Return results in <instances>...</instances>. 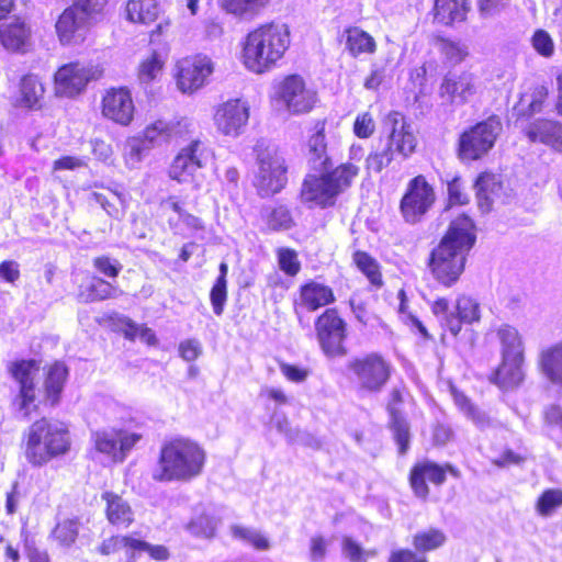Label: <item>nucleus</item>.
<instances>
[{"instance_id":"f3484780","label":"nucleus","mask_w":562,"mask_h":562,"mask_svg":"<svg viewBox=\"0 0 562 562\" xmlns=\"http://www.w3.org/2000/svg\"><path fill=\"white\" fill-rule=\"evenodd\" d=\"M99 109L101 116L114 125L128 127L135 121V100L131 88L125 85L103 89Z\"/></svg>"},{"instance_id":"9d476101","label":"nucleus","mask_w":562,"mask_h":562,"mask_svg":"<svg viewBox=\"0 0 562 562\" xmlns=\"http://www.w3.org/2000/svg\"><path fill=\"white\" fill-rule=\"evenodd\" d=\"M254 154L258 167L254 186L258 194L265 198L279 193L288 183L289 165L283 154L263 144H257Z\"/></svg>"},{"instance_id":"58836bf2","label":"nucleus","mask_w":562,"mask_h":562,"mask_svg":"<svg viewBox=\"0 0 562 562\" xmlns=\"http://www.w3.org/2000/svg\"><path fill=\"white\" fill-rule=\"evenodd\" d=\"M162 203L168 205V207L178 215L177 218H168V225L171 229L177 231L181 226H184L191 232H199L205 228L202 218L192 213H189L186 210V203L179 196L169 195L166 200L162 201Z\"/></svg>"},{"instance_id":"13d9d810","label":"nucleus","mask_w":562,"mask_h":562,"mask_svg":"<svg viewBox=\"0 0 562 562\" xmlns=\"http://www.w3.org/2000/svg\"><path fill=\"white\" fill-rule=\"evenodd\" d=\"M146 552L154 561H167L170 558L169 549L164 544H151L142 538L136 540L135 557Z\"/></svg>"},{"instance_id":"c756f323","label":"nucleus","mask_w":562,"mask_h":562,"mask_svg":"<svg viewBox=\"0 0 562 562\" xmlns=\"http://www.w3.org/2000/svg\"><path fill=\"white\" fill-rule=\"evenodd\" d=\"M164 5L159 0H125L122 14L126 22L148 27L162 16Z\"/></svg>"},{"instance_id":"1a4fd4ad","label":"nucleus","mask_w":562,"mask_h":562,"mask_svg":"<svg viewBox=\"0 0 562 562\" xmlns=\"http://www.w3.org/2000/svg\"><path fill=\"white\" fill-rule=\"evenodd\" d=\"M314 335L325 357L336 359L348 355L349 324L338 307L324 308L315 317Z\"/></svg>"},{"instance_id":"6e6552de","label":"nucleus","mask_w":562,"mask_h":562,"mask_svg":"<svg viewBox=\"0 0 562 562\" xmlns=\"http://www.w3.org/2000/svg\"><path fill=\"white\" fill-rule=\"evenodd\" d=\"M501 342V362L490 375L491 383L503 391L518 387L525 380V346L519 331L509 325L497 330Z\"/></svg>"},{"instance_id":"0eeeda50","label":"nucleus","mask_w":562,"mask_h":562,"mask_svg":"<svg viewBox=\"0 0 562 562\" xmlns=\"http://www.w3.org/2000/svg\"><path fill=\"white\" fill-rule=\"evenodd\" d=\"M350 383L361 396L380 394L391 381L394 367L382 352L370 351L352 357L346 363Z\"/></svg>"},{"instance_id":"864d4df0","label":"nucleus","mask_w":562,"mask_h":562,"mask_svg":"<svg viewBox=\"0 0 562 562\" xmlns=\"http://www.w3.org/2000/svg\"><path fill=\"white\" fill-rule=\"evenodd\" d=\"M406 396H408V391L405 386H395L389 392L385 403V411L389 418L405 417L402 406L405 403Z\"/></svg>"},{"instance_id":"09e8293b","label":"nucleus","mask_w":562,"mask_h":562,"mask_svg":"<svg viewBox=\"0 0 562 562\" xmlns=\"http://www.w3.org/2000/svg\"><path fill=\"white\" fill-rule=\"evenodd\" d=\"M280 270L288 277L294 278L301 271V261L296 250L289 247H280L276 251Z\"/></svg>"},{"instance_id":"338daca9","label":"nucleus","mask_w":562,"mask_h":562,"mask_svg":"<svg viewBox=\"0 0 562 562\" xmlns=\"http://www.w3.org/2000/svg\"><path fill=\"white\" fill-rule=\"evenodd\" d=\"M389 562H427V559L415 549L401 548L390 553Z\"/></svg>"},{"instance_id":"8fccbe9b","label":"nucleus","mask_w":562,"mask_h":562,"mask_svg":"<svg viewBox=\"0 0 562 562\" xmlns=\"http://www.w3.org/2000/svg\"><path fill=\"white\" fill-rule=\"evenodd\" d=\"M78 524L72 519L57 522L53 530V538L61 547L72 546L78 538Z\"/></svg>"},{"instance_id":"680f3d73","label":"nucleus","mask_w":562,"mask_h":562,"mask_svg":"<svg viewBox=\"0 0 562 562\" xmlns=\"http://www.w3.org/2000/svg\"><path fill=\"white\" fill-rule=\"evenodd\" d=\"M448 204L453 205H467L469 203V196L464 191L459 177L453 178L448 182Z\"/></svg>"},{"instance_id":"a19ab883","label":"nucleus","mask_w":562,"mask_h":562,"mask_svg":"<svg viewBox=\"0 0 562 562\" xmlns=\"http://www.w3.org/2000/svg\"><path fill=\"white\" fill-rule=\"evenodd\" d=\"M271 0H222L221 8L239 20H254L269 7Z\"/></svg>"},{"instance_id":"c03bdc74","label":"nucleus","mask_w":562,"mask_h":562,"mask_svg":"<svg viewBox=\"0 0 562 562\" xmlns=\"http://www.w3.org/2000/svg\"><path fill=\"white\" fill-rule=\"evenodd\" d=\"M220 274L215 279L210 290V302L213 313L221 316L224 313L225 305L228 300L227 274L228 266L226 262H221L218 266Z\"/></svg>"},{"instance_id":"5fc2aeb1","label":"nucleus","mask_w":562,"mask_h":562,"mask_svg":"<svg viewBox=\"0 0 562 562\" xmlns=\"http://www.w3.org/2000/svg\"><path fill=\"white\" fill-rule=\"evenodd\" d=\"M93 268L109 279H116L122 270V265L117 259L106 255L97 256L92 259Z\"/></svg>"},{"instance_id":"a878e982","label":"nucleus","mask_w":562,"mask_h":562,"mask_svg":"<svg viewBox=\"0 0 562 562\" xmlns=\"http://www.w3.org/2000/svg\"><path fill=\"white\" fill-rule=\"evenodd\" d=\"M385 125L390 126L386 145L403 158H408L416 151L417 139L411 125L398 112H390L385 117Z\"/></svg>"},{"instance_id":"e433bc0d","label":"nucleus","mask_w":562,"mask_h":562,"mask_svg":"<svg viewBox=\"0 0 562 562\" xmlns=\"http://www.w3.org/2000/svg\"><path fill=\"white\" fill-rule=\"evenodd\" d=\"M549 99V89L546 86H537L529 94L528 101L520 98L514 106L515 121L525 123L530 121L536 114L543 111Z\"/></svg>"},{"instance_id":"2eb2a0df","label":"nucleus","mask_w":562,"mask_h":562,"mask_svg":"<svg viewBox=\"0 0 562 562\" xmlns=\"http://www.w3.org/2000/svg\"><path fill=\"white\" fill-rule=\"evenodd\" d=\"M214 61L203 53H194L176 60L173 79L179 91L192 94L202 89L214 72Z\"/></svg>"},{"instance_id":"ea45409f","label":"nucleus","mask_w":562,"mask_h":562,"mask_svg":"<svg viewBox=\"0 0 562 562\" xmlns=\"http://www.w3.org/2000/svg\"><path fill=\"white\" fill-rule=\"evenodd\" d=\"M136 540L137 538L131 533L111 535L100 542L97 547V552L101 555L109 557L124 551L126 557L125 562H135Z\"/></svg>"},{"instance_id":"c9c22d12","label":"nucleus","mask_w":562,"mask_h":562,"mask_svg":"<svg viewBox=\"0 0 562 562\" xmlns=\"http://www.w3.org/2000/svg\"><path fill=\"white\" fill-rule=\"evenodd\" d=\"M537 367L550 383L562 389V341L542 348Z\"/></svg>"},{"instance_id":"774afa93","label":"nucleus","mask_w":562,"mask_h":562,"mask_svg":"<svg viewBox=\"0 0 562 562\" xmlns=\"http://www.w3.org/2000/svg\"><path fill=\"white\" fill-rule=\"evenodd\" d=\"M328 541L323 536H314L310 540V558L313 562H321L327 553Z\"/></svg>"},{"instance_id":"dca6fc26","label":"nucleus","mask_w":562,"mask_h":562,"mask_svg":"<svg viewBox=\"0 0 562 562\" xmlns=\"http://www.w3.org/2000/svg\"><path fill=\"white\" fill-rule=\"evenodd\" d=\"M273 99L282 103L290 113L304 114L314 109L317 93L307 86L301 75L289 74L276 82Z\"/></svg>"},{"instance_id":"0e129e2a","label":"nucleus","mask_w":562,"mask_h":562,"mask_svg":"<svg viewBox=\"0 0 562 562\" xmlns=\"http://www.w3.org/2000/svg\"><path fill=\"white\" fill-rule=\"evenodd\" d=\"M279 368H280V371L283 374V376L288 381H291L294 383L304 382L307 379V376L310 375V370L304 367H301V366H296V364H292V363H288V362H280Z\"/></svg>"},{"instance_id":"393cba45","label":"nucleus","mask_w":562,"mask_h":562,"mask_svg":"<svg viewBox=\"0 0 562 562\" xmlns=\"http://www.w3.org/2000/svg\"><path fill=\"white\" fill-rule=\"evenodd\" d=\"M471 11V0H432L429 14L432 24L454 29L468 22Z\"/></svg>"},{"instance_id":"f704fd0d","label":"nucleus","mask_w":562,"mask_h":562,"mask_svg":"<svg viewBox=\"0 0 562 562\" xmlns=\"http://www.w3.org/2000/svg\"><path fill=\"white\" fill-rule=\"evenodd\" d=\"M123 294L117 285L110 281L91 274L86 283L78 286L76 299L79 303L89 304L115 299Z\"/></svg>"},{"instance_id":"6e6d98bb","label":"nucleus","mask_w":562,"mask_h":562,"mask_svg":"<svg viewBox=\"0 0 562 562\" xmlns=\"http://www.w3.org/2000/svg\"><path fill=\"white\" fill-rule=\"evenodd\" d=\"M375 120L370 112L359 113L352 125L353 134L361 139L370 138L375 133Z\"/></svg>"},{"instance_id":"79ce46f5","label":"nucleus","mask_w":562,"mask_h":562,"mask_svg":"<svg viewBox=\"0 0 562 562\" xmlns=\"http://www.w3.org/2000/svg\"><path fill=\"white\" fill-rule=\"evenodd\" d=\"M448 541L446 532L441 528L429 527L417 531L412 537L414 549L422 555L442 548Z\"/></svg>"},{"instance_id":"3c124183","label":"nucleus","mask_w":562,"mask_h":562,"mask_svg":"<svg viewBox=\"0 0 562 562\" xmlns=\"http://www.w3.org/2000/svg\"><path fill=\"white\" fill-rule=\"evenodd\" d=\"M394 151L385 145L383 149L372 150L366 158V168L368 171L380 173L384 168L389 167L394 160Z\"/></svg>"},{"instance_id":"49530a36","label":"nucleus","mask_w":562,"mask_h":562,"mask_svg":"<svg viewBox=\"0 0 562 562\" xmlns=\"http://www.w3.org/2000/svg\"><path fill=\"white\" fill-rule=\"evenodd\" d=\"M387 427L397 446V453L405 456L411 447V429L406 417L389 418Z\"/></svg>"},{"instance_id":"b1692460","label":"nucleus","mask_w":562,"mask_h":562,"mask_svg":"<svg viewBox=\"0 0 562 562\" xmlns=\"http://www.w3.org/2000/svg\"><path fill=\"white\" fill-rule=\"evenodd\" d=\"M193 133L191 124L184 120L158 119L142 131L146 142L156 146L161 143L184 142Z\"/></svg>"},{"instance_id":"aec40b11","label":"nucleus","mask_w":562,"mask_h":562,"mask_svg":"<svg viewBox=\"0 0 562 562\" xmlns=\"http://www.w3.org/2000/svg\"><path fill=\"white\" fill-rule=\"evenodd\" d=\"M337 301L334 289L316 279H307L300 283L292 296V311L302 323L305 314H312L321 308L333 307Z\"/></svg>"},{"instance_id":"7c9ffc66","label":"nucleus","mask_w":562,"mask_h":562,"mask_svg":"<svg viewBox=\"0 0 562 562\" xmlns=\"http://www.w3.org/2000/svg\"><path fill=\"white\" fill-rule=\"evenodd\" d=\"M69 370L63 361H54L46 367L43 381V403L50 407L58 405L68 380Z\"/></svg>"},{"instance_id":"603ef678","label":"nucleus","mask_w":562,"mask_h":562,"mask_svg":"<svg viewBox=\"0 0 562 562\" xmlns=\"http://www.w3.org/2000/svg\"><path fill=\"white\" fill-rule=\"evenodd\" d=\"M267 225L271 231H285L294 225V221L290 210L283 205H279L272 209L268 214Z\"/></svg>"},{"instance_id":"c85d7f7f","label":"nucleus","mask_w":562,"mask_h":562,"mask_svg":"<svg viewBox=\"0 0 562 562\" xmlns=\"http://www.w3.org/2000/svg\"><path fill=\"white\" fill-rule=\"evenodd\" d=\"M101 501L104 503V517L112 527L128 529L135 522L133 507L122 494L106 490L101 493Z\"/></svg>"},{"instance_id":"052dcab7","label":"nucleus","mask_w":562,"mask_h":562,"mask_svg":"<svg viewBox=\"0 0 562 562\" xmlns=\"http://www.w3.org/2000/svg\"><path fill=\"white\" fill-rule=\"evenodd\" d=\"M461 413L480 429H485L492 425L488 415L472 401L464 406Z\"/></svg>"},{"instance_id":"7ed1b4c3","label":"nucleus","mask_w":562,"mask_h":562,"mask_svg":"<svg viewBox=\"0 0 562 562\" xmlns=\"http://www.w3.org/2000/svg\"><path fill=\"white\" fill-rule=\"evenodd\" d=\"M290 45L288 25L276 21L260 23L249 30L240 43L241 64L252 74H266L283 59Z\"/></svg>"},{"instance_id":"39448f33","label":"nucleus","mask_w":562,"mask_h":562,"mask_svg":"<svg viewBox=\"0 0 562 562\" xmlns=\"http://www.w3.org/2000/svg\"><path fill=\"white\" fill-rule=\"evenodd\" d=\"M71 446L68 427L54 423L47 417L33 422L22 438L24 457L32 467L36 468L67 456Z\"/></svg>"},{"instance_id":"20e7f679","label":"nucleus","mask_w":562,"mask_h":562,"mask_svg":"<svg viewBox=\"0 0 562 562\" xmlns=\"http://www.w3.org/2000/svg\"><path fill=\"white\" fill-rule=\"evenodd\" d=\"M157 462L158 468L151 473L153 481L189 482L203 472L206 452L198 441L178 436L161 443Z\"/></svg>"},{"instance_id":"a18cd8bd","label":"nucleus","mask_w":562,"mask_h":562,"mask_svg":"<svg viewBox=\"0 0 562 562\" xmlns=\"http://www.w3.org/2000/svg\"><path fill=\"white\" fill-rule=\"evenodd\" d=\"M434 43L445 60L449 64H460L469 56L467 46L458 40L446 35H435Z\"/></svg>"},{"instance_id":"423d86ee","label":"nucleus","mask_w":562,"mask_h":562,"mask_svg":"<svg viewBox=\"0 0 562 562\" xmlns=\"http://www.w3.org/2000/svg\"><path fill=\"white\" fill-rule=\"evenodd\" d=\"M109 0H72L57 16L55 33L61 46L82 45L88 37L90 26L101 18Z\"/></svg>"},{"instance_id":"f03ea898","label":"nucleus","mask_w":562,"mask_h":562,"mask_svg":"<svg viewBox=\"0 0 562 562\" xmlns=\"http://www.w3.org/2000/svg\"><path fill=\"white\" fill-rule=\"evenodd\" d=\"M476 243V225L461 213L452 218L438 244L429 251L426 266L432 279L443 288L454 286L464 273L468 257Z\"/></svg>"},{"instance_id":"37998d69","label":"nucleus","mask_w":562,"mask_h":562,"mask_svg":"<svg viewBox=\"0 0 562 562\" xmlns=\"http://www.w3.org/2000/svg\"><path fill=\"white\" fill-rule=\"evenodd\" d=\"M165 65V57L158 50H151L137 66V80L145 85L154 82L162 75Z\"/></svg>"},{"instance_id":"cd10ccee","label":"nucleus","mask_w":562,"mask_h":562,"mask_svg":"<svg viewBox=\"0 0 562 562\" xmlns=\"http://www.w3.org/2000/svg\"><path fill=\"white\" fill-rule=\"evenodd\" d=\"M476 92L475 77L463 70L459 74L447 72L439 86V95L450 103H465Z\"/></svg>"},{"instance_id":"412c9836","label":"nucleus","mask_w":562,"mask_h":562,"mask_svg":"<svg viewBox=\"0 0 562 562\" xmlns=\"http://www.w3.org/2000/svg\"><path fill=\"white\" fill-rule=\"evenodd\" d=\"M249 116L250 106L247 101L233 98L215 106L213 122L221 134L236 137L245 130Z\"/></svg>"},{"instance_id":"2f4dec72","label":"nucleus","mask_w":562,"mask_h":562,"mask_svg":"<svg viewBox=\"0 0 562 562\" xmlns=\"http://www.w3.org/2000/svg\"><path fill=\"white\" fill-rule=\"evenodd\" d=\"M525 135L532 143H540L555 151H562V123L553 119H538L530 123Z\"/></svg>"},{"instance_id":"6ab92c4d","label":"nucleus","mask_w":562,"mask_h":562,"mask_svg":"<svg viewBox=\"0 0 562 562\" xmlns=\"http://www.w3.org/2000/svg\"><path fill=\"white\" fill-rule=\"evenodd\" d=\"M104 76V69L99 66H83L79 61H70L60 66L54 76L57 94L75 98L81 94L89 82L98 81Z\"/></svg>"},{"instance_id":"4be33fe9","label":"nucleus","mask_w":562,"mask_h":562,"mask_svg":"<svg viewBox=\"0 0 562 562\" xmlns=\"http://www.w3.org/2000/svg\"><path fill=\"white\" fill-rule=\"evenodd\" d=\"M140 439V434L130 432L123 428L97 430L92 434L94 449L120 462L126 458Z\"/></svg>"},{"instance_id":"a211bd4d","label":"nucleus","mask_w":562,"mask_h":562,"mask_svg":"<svg viewBox=\"0 0 562 562\" xmlns=\"http://www.w3.org/2000/svg\"><path fill=\"white\" fill-rule=\"evenodd\" d=\"M189 143L181 147L168 166L169 179L178 183L193 182L195 172L206 166L209 149L200 138H188Z\"/></svg>"},{"instance_id":"4d7b16f0","label":"nucleus","mask_w":562,"mask_h":562,"mask_svg":"<svg viewBox=\"0 0 562 562\" xmlns=\"http://www.w3.org/2000/svg\"><path fill=\"white\" fill-rule=\"evenodd\" d=\"M499 187L501 183L497 181L496 175L490 171L479 173L474 183L476 196L485 200Z\"/></svg>"},{"instance_id":"f257e3e1","label":"nucleus","mask_w":562,"mask_h":562,"mask_svg":"<svg viewBox=\"0 0 562 562\" xmlns=\"http://www.w3.org/2000/svg\"><path fill=\"white\" fill-rule=\"evenodd\" d=\"M326 125V119L314 121L306 137L308 162L313 166L319 164L324 171L305 176L300 190L304 203L319 209L334 207L338 196L349 190L360 175V167L351 161L331 168L333 160L327 154Z\"/></svg>"},{"instance_id":"72a5a7b5","label":"nucleus","mask_w":562,"mask_h":562,"mask_svg":"<svg viewBox=\"0 0 562 562\" xmlns=\"http://www.w3.org/2000/svg\"><path fill=\"white\" fill-rule=\"evenodd\" d=\"M45 92V86L37 75L25 74L20 79L19 97L14 105L27 111H40L44 106Z\"/></svg>"},{"instance_id":"5701e85b","label":"nucleus","mask_w":562,"mask_h":562,"mask_svg":"<svg viewBox=\"0 0 562 562\" xmlns=\"http://www.w3.org/2000/svg\"><path fill=\"white\" fill-rule=\"evenodd\" d=\"M0 46L9 54L26 55L34 49L31 23L21 15L0 24Z\"/></svg>"},{"instance_id":"4c0bfd02","label":"nucleus","mask_w":562,"mask_h":562,"mask_svg":"<svg viewBox=\"0 0 562 562\" xmlns=\"http://www.w3.org/2000/svg\"><path fill=\"white\" fill-rule=\"evenodd\" d=\"M352 263L358 271L366 277L371 290H381L384 284L382 266L368 251L356 250L352 252Z\"/></svg>"},{"instance_id":"473e14b6","label":"nucleus","mask_w":562,"mask_h":562,"mask_svg":"<svg viewBox=\"0 0 562 562\" xmlns=\"http://www.w3.org/2000/svg\"><path fill=\"white\" fill-rule=\"evenodd\" d=\"M338 40L352 58L373 55L378 50L375 38L358 25H347Z\"/></svg>"},{"instance_id":"e2e57ef3","label":"nucleus","mask_w":562,"mask_h":562,"mask_svg":"<svg viewBox=\"0 0 562 562\" xmlns=\"http://www.w3.org/2000/svg\"><path fill=\"white\" fill-rule=\"evenodd\" d=\"M189 529L196 537L211 538L215 535V524L206 516H200L191 520Z\"/></svg>"},{"instance_id":"bb28decb","label":"nucleus","mask_w":562,"mask_h":562,"mask_svg":"<svg viewBox=\"0 0 562 562\" xmlns=\"http://www.w3.org/2000/svg\"><path fill=\"white\" fill-rule=\"evenodd\" d=\"M481 317L480 304L471 296L461 294L457 297L454 311L440 323L443 333L458 337L464 324L479 322Z\"/></svg>"},{"instance_id":"69168bd1","label":"nucleus","mask_w":562,"mask_h":562,"mask_svg":"<svg viewBox=\"0 0 562 562\" xmlns=\"http://www.w3.org/2000/svg\"><path fill=\"white\" fill-rule=\"evenodd\" d=\"M344 553L351 562H366L368 553L351 537H344L341 541Z\"/></svg>"},{"instance_id":"4468645a","label":"nucleus","mask_w":562,"mask_h":562,"mask_svg":"<svg viewBox=\"0 0 562 562\" xmlns=\"http://www.w3.org/2000/svg\"><path fill=\"white\" fill-rule=\"evenodd\" d=\"M434 186L424 175H416L405 186L398 203L400 213L405 223H420L436 203Z\"/></svg>"},{"instance_id":"bf43d9fd","label":"nucleus","mask_w":562,"mask_h":562,"mask_svg":"<svg viewBox=\"0 0 562 562\" xmlns=\"http://www.w3.org/2000/svg\"><path fill=\"white\" fill-rule=\"evenodd\" d=\"M531 44L535 50L546 58L551 57L554 53L553 40L550 34L542 29L535 31L531 37Z\"/></svg>"},{"instance_id":"de8ad7c7","label":"nucleus","mask_w":562,"mask_h":562,"mask_svg":"<svg viewBox=\"0 0 562 562\" xmlns=\"http://www.w3.org/2000/svg\"><path fill=\"white\" fill-rule=\"evenodd\" d=\"M562 506V490L547 488L544 490L536 502V510L542 517L552 515L558 508Z\"/></svg>"},{"instance_id":"f8f14e48","label":"nucleus","mask_w":562,"mask_h":562,"mask_svg":"<svg viewBox=\"0 0 562 562\" xmlns=\"http://www.w3.org/2000/svg\"><path fill=\"white\" fill-rule=\"evenodd\" d=\"M8 373L18 383V391L10 398L11 409L24 418L37 411L34 374L40 371L36 359H15L8 366Z\"/></svg>"},{"instance_id":"ddd939ff","label":"nucleus","mask_w":562,"mask_h":562,"mask_svg":"<svg viewBox=\"0 0 562 562\" xmlns=\"http://www.w3.org/2000/svg\"><path fill=\"white\" fill-rule=\"evenodd\" d=\"M460 477V470L451 463H438L434 460L424 458L416 460L407 473V483L413 495L426 502L430 497V486H441L446 483L447 476Z\"/></svg>"},{"instance_id":"9b49d317","label":"nucleus","mask_w":562,"mask_h":562,"mask_svg":"<svg viewBox=\"0 0 562 562\" xmlns=\"http://www.w3.org/2000/svg\"><path fill=\"white\" fill-rule=\"evenodd\" d=\"M501 130L502 122L496 115L465 127L457 140V157L463 162L483 159L495 146Z\"/></svg>"}]
</instances>
